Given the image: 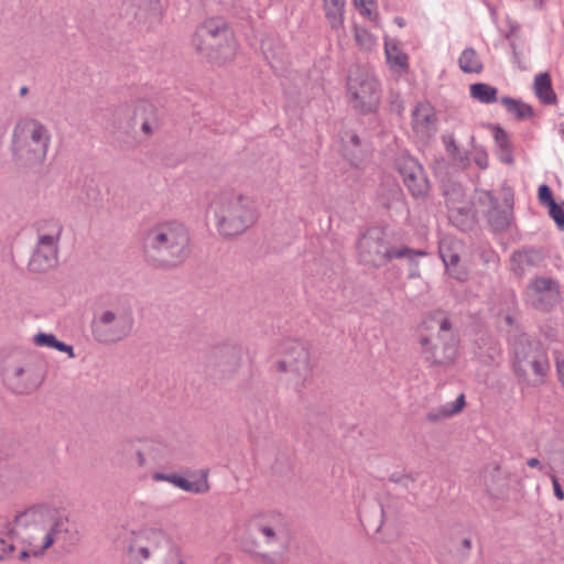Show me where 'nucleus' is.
Listing matches in <instances>:
<instances>
[{"label":"nucleus","mask_w":564,"mask_h":564,"mask_svg":"<svg viewBox=\"0 0 564 564\" xmlns=\"http://www.w3.org/2000/svg\"><path fill=\"white\" fill-rule=\"evenodd\" d=\"M498 156H499L500 161L503 162L505 164H512L513 163V155H512L511 148L510 149H506V150H499L498 151Z\"/></svg>","instance_id":"37998d69"},{"label":"nucleus","mask_w":564,"mask_h":564,"mask_svg":"<svg viewBox=\"0 0 564 564\" xmlns=\"http://www.w3.org/2000/svg\"><path fill=\"white\" fill-rule=\"evenodd\" d=\"M155 481H167L174 485L177 488H181L188 492H202L203 489L197 486V484L187 480L186 478L177 475V474H164V473H154L152 476Z\"/></svg>","instance_id":"2f4dec72"},{"label":"nucleus","mask_w":564,"mask_h":564,"mask_svg":"<svg viewBox=\"0 0 564 564\" xmlns=\"http://www.w3.org/2000/svg\"><path fill=\"white\" fill-rule=\"evenodd\" d=\"M3 377L8 387L18 394L35 390L43 379L41 370L32 361L7 366L3 370Z\"/></svg>","instance_id":"2eb2a0df"},{"label":"nucleus","mask_w":564,"mask_h":564,"mask_svg":"<svg viewBox=\"0 0 564 564\" xmlns=\"http://www.w3.org/2000/svg\"><path fill=\"white\" fill-rule=\"evenodd\" d=\"M502 205L492 193L486 192L484 199L489 205L487 213L488 223L495 231H506L512 220L513 195L510 189L503 188L500 193Z\"/></svg>","instance_id":"a211bd4d"},{"label":"nucleus","mask_w":564,"mask_h":564,"mask_svg":"<svg viewBox=\"0 0 564 564\" xmlns=\"http://www.w3.org/2000/svg\"><path fill=\"white\" fill-rule=\"evenodd\" d=\"M495 141L499 150H506L511 148V143L507 132L499 127L495 128Z\"/></svg>","instance_id":"58836bf2"},{"label":"nucleus","mask_w":564,"mask_h":564,"mask_svg":"<svg viewBox=\"0 0 564 564\" xmlns=\"http://www.w3.org/2000/svg\"><path fill=\"white\" fill-rule=\"evenodd\" d=\"M134 325L131 308L113 307L104 311L91 324L93 336L100 344H116L127 338Z\"/></svg>","instance_id":"9b49d317"},{"label":"nucleus","mask_w":564,"mask_h":564,"mask_svg":"<svg viewBox=\"0 0 564 564\" xmlns=\"http://www.w3.org/2000/svg\"><path fill=\"white\" fill-rule=\"evenodd\" d=\"M355 41L365 51H370L376 45L375 36L368 30L360 26H355Z\"/></svg>","instance_id":"c9c22d12"},{"label":"nucleus","mask_w":564,"mask_h":564,"mask_svg":"<svg viewBox=\"0 0 564 564\" xmlns=\"http://www.w3.org/2000/svg\"><path fill=\"white\" fill-rule=\"evenodd\" d=\"M384 52L390 68L397 73L406 72L408 55L401 51L397 43L386 42Z\"/></svg>","instance_id":"a878e982"},{"label":"nucleus","mask_w":564,"mask_h":564,"mask_svg":"<svg viewBox=\"0 0 564 564\" xmlns=\"http://www.w3.org/2000/svg\"><path fill=\"white\" fill-rule=\"evenodd\" d=\"M216 228L220 236L229 238L241 235L258 219L254 200L237 192H224L210 203Z\"/></svg>","instance_id":"20e7f679"},{"label":"nucleus","mask_w":564,"mask_h":564,"mask_svg":"<svg viewBox=\"0 0 564 564\" xmlns=\"http://www.w3.org/2000/svg\"><path fill=\"white\" fill-rule=\"evenodd\" d=\"M324 9L332 28H340L344 23L345 0H324Z\"/></svg>","instance_id":"c756f323"},{"label":"nucleus","mask_w":564,"mask_h":564,"mask_svg":"<svg viewBox=\"0 0 564 564\" xmlns=\"http://www.w3.org/2000/svg\"><path fill=\"white\" fill-rule=\"evenodd\" d=\"M426 253L421 250H413L408 247H398L394 252V259H404L409 267V278L414 279L420 276L419 259L425 257Z\"/></svg>","instance_id":"cd10ccee"},{"label":"nucleus","mask_w":564,"mask_h":564,"mask_svg":"<svg viewBox=\"0 0 564 564\" xmlns=\"http://www.w3.org/2000/svg\"><path fill=\"white\" fill-rule=\"evenodd\" d=\"M195 50L216 64H225L236 54L232 32L221 18H210L202 22L192 40Z\"/></svg>","instance_id":"423d86ee"},{"label":"nucleus","mask_w":564,"mask_h":564,"mask_svg":"<svg viewBox=\"0 0 564 564\" xmlns=\"http://www.w3.org/2000/svg\"><path fill=\"white\" fill-rule=\"evenodd\" d=\"M549 214L555 221L558 228H564V209L555 203L547 206Z\"/></svg>","instance_id":"4c0bfd02"},{"label":"nucleus","mask_w":564,"mask_h":564,"mask_svg":"<svg viewBox=\"0 0 564 564\" xmlns=\"http://www.w3.org/2000/svg\"><path fill=\"white\" fill-rule=\"evenodd\" d=\"M505 319H506L507 324L512 325L513 319L510 315H507Z\"/></svg>","instance_id":"603ef678"},{"label":"nucleus","mask_w":564,"mask_h":564,"mask_svg":"<svg viewBox=\"0 0 564 564\" xmlns=\"http://www.w3.org/2000/svg\"><path fill=\"white\" fill-rule=\"evenodd\" d=\"M143 251L156 265L181 264L189 253V235L178 221H164L151 227L143 238Z\"/></svg>","instance_id":"7ed1b4c3"},{"label":"nucleus","mask_w":564,"mask_h":564,"mask_svg":"<svg viewBox=\"0 0 564 564\" xmlns=\"http://www.w3.org/2000/svg\"><path fill=\"white\" fill-rule=\"evenodd\" d=\"M459 68L464 73H480L482 70V63L478 57L476 51L471 47L465 48L458 58Z\"/></svg>","instance_id":"473e14b6"},{"label":"nucleus","mask_w":564,"mask_h":564,"mask_svg":"<svg viewBox=\"0 0 564 564\" xmlns=\"http://www.w3.org/2000/svg\"><path fill=\"white\" fill-rule=\"evenodd\" d=\"M525 301L539 311H550L560 301L557 283L550 278L533 280L527 288Z\"/></svg>","instance_id":"f3484780"},{"label":"nucleus","mask_w":564,"mask_h":564,"mask_svg":"<svg viewBox=\"0 0 564 564\" xmlns=\"http://www.w3.org/2000/svg\"><path fill=\"white\" fill-rule=\"evenodd\" d=\"M276 369L285 373L286 384L301 393L311 378L312 367L306 346L299 340H286L282 345Z\"/></svg>","instance_id":"9d476101"},{"label":"nucleus","mask_w":564,"mask_h":564,"mask_svg":"<svg viewBox=\"0 0 564 564\" xmlns=\"http://www.w3.org/2000/svg\"><path fill=\"white\" fill-rule=\"evenodd\" d=\"M48 128L35 118H21L12 131V153L17 161L25 165L44 162L51 143Z\"/></svg>","instance_id":"39448f33"},{"label":"nucleus","mask_w":564,"mask_h":564,"mask_svg":"<svg viewBox=\"0 0 564 564\" xmlns=\"http://www.w3.org/2000/svg\"><path fill=\"white\" fill-rule=\"evenodd\" d=\"M73 535L68 517L50 506L26 509L10 522L0 518V561L28 563L53 544H67Z\"/></svg>","instance_id":"f257e3e1"},{"label":"nucleus","mask_w":564,"mask_h":564,"mask_svg":"<svg viewBox=\"0 0 564 564\" xmlns=\"http://www.w3.org/2000/svg\"><path fill=\"white\" fill-rule=\"evenodd\" d=\"M28 91H29V88H28L26 86H22V87L20 88V90H19V95H20V97H24V96H26Z\"/></svg>","instance_id":"8fccbe9b"},{"label":"nucleus","mask_w":564,"mask_h":564,"mask_svg":"<svg viewBox=\"0 0 564 564\" xmlns=\"http://www.w3.org/2000/svg\"><path fill=\"white\" fill-rule=\"evenodd\" d=\"M350 141H351L355 145H358V144H359V138H358V135H356V134L350 135Z\"/></svg>","instance_id":"3c124183"},{"label":"nucleus","mask_w":564,"mask_h":564,"mask_svg":"<svg viewBox=\"0 0 564 564\" xmlns=\"http://www.w3.org/2000/svg\"><path fill=\"white\" fill-rule=\"evenodd\" d=\"M558 379L564 386V360H557L556 362Z\"/></svg>","instance_id":"de8ad7c7"},{"label":"nucleus","mask_w":564,"mask_h":564,"mask_svg":"<svg viewBox=\"0 0 564 564\" xmlns=\"http://www.w3.org/2000/svg\"><path fill=\"white\" fill-rule=\"evenodd\" d=\"M551 480H552V485H553V490H554V496L558 499V500H563L564 499V491L558 482V479L556 476L554 475H551Z\"/></svg>","instance_id":"c03bdc74"},{"label":"nucleus","mask_w":564,"mask_h":564,"mask_svg":"<svg viewBox=\"0 0 564 564\" xmlns=\"http://www.w3.org/2000/svg\"><path fill=\"white\" fill-rule=\"evenodd\" d=\"M34 344L39 347H48L66 352L69 358H74V348L63 341H59L55 335L39 333L34 336Z\"/></svg>","instance_id":"7c9ffc66"},{"label":"nucleus","mask_w":564,"mask_h":564,"mask_svg":"<svg viewBox=\"0 0 564 564\" xmlns=\"http://www.w3.org/2000/svg\"><path fill=\"white\" fill-rule=\"evenodd\" d=\"M123 10L127 17L149 25L158 23L162 15L160 0H129L124 3Z\"/></svg>","instance_id":"412c9836"},{"label":"nucleus","mask_w":564,"mask_h":564,"mask_svg":"<svg viewBox=\"0 0 564 564\" xmlns=\"http://www.w3.org/2000/svg\"><path fill=\"white\" fill-rule=\"evenodd\" d=\"M241 366V349L235 345H218L213 347L206 357L207 375L216 380L232 378Z\"/></svg>","instance_id":"4468645a"},{"label":"nucleus","mask_w":564,"mask_h":564,"mask_svg":"<svg viewBox=\"0 0 564 564\" xmlns=\"http://www.w3.org/2000/svg\"><path fill=\"white\" fill-rule=\"evenodd\" d=\"M137 462L140 467H143L147 463L145 456L141 451L137 452Z\"/></svg>","instance_id":"09e8293b"},{"label":"nucleus","mask_w":564,"mask_h":564,"mask_svg":"<svg viewBox=\"0 0 564 564\" xmlns=\"http://www.w3.org/2000/svg\"><path fill=\"white\" fill-rule=\"evenodd\" d=\"M402 480H404V484H406L408 481H413V478H410L409 476H404L402 478Z\"/></svg>","instance_id":"864d4df0"},{"label":"nucleus","mask_w":564,"mask_h":564,"mask_svg":"<svg viewBox=\"0 0 564 564\" xmlns=\"http://www.w3.org/2000/svg\"><path fill=\"white\" fill-rule=\"evenodd\" d=\"M412 129L422 141L431 139L436 133L437 119L430 102L421 101L412 110Z\"/></svg>","instance_id":"aec40b11"},{"label":"nucleus","mask_w":564,"mask_h":564,"mask_svg":"<svg viewBox=\"0 0 564 564\" xmlns=\"http://www.w3.org/2000/svg\"><path fill=\"white\" fill-rule=\"evenodd\" d=\"M474 162L479 166L481 170H485L488 167V155L487 152L482 149H476L474 154Z\"/></svg>","instance_id":"a19ab883"},{"label":"nucleus","mask_w":564,"mask_h":564,"mask_svg":"<svg viewBox=\"0 0 564 564\" xmlns=\"http://www.w3.org/2000/svg\"><path fill=\"white\" fill-rule=\"evenodd\" d=\"M36 241L28 268L31 272H46L58 264L59 242L64 226L55 218L40 219L34 224Z\"/></svg>","instance_id":"6e6552de"},{"label":"nucleus","mask_w":564,"mask_h":564,"mask_svg":"<svg viewBox=\"0 0 564 564\" xmlns=\"http://www.w3.org/2000/svg\"><path fill=\"white\" fill-rule=\"evenodd\" d=\"M540 4H542L543 0H539Z\"/></svg>","instance_id":"6e6d98bb"},{"label":"nucleus","mask_w":564,"mask_h":564,"mask_svg":"<svg viewBox=\"0 0 564 564\" xmlns=\"http://www.w3.org/2000/svg\"><path fill=\"white\" fill-rule=\"evenodd\" d=\"M347 95L351 106L362 113L373 112L380 102L377 79L360 67H354L349 72Z\"/></svg>","instance_id":"f8f14e48"},{"label":"nucleus","mask_w":564,"mask_h":564,"mask_svg":"<svg viewBox=\"0 0 564 564\" xmlns=\"http://www.w3.org/2000/svg\"><path fill=\"white\" fill-rule=\"evenodd\" d=\"M538 197L542 205L550 206L555 203L551 188L546 184H542L538 189Z\"/></svg>","instance_id":"ea45409f"},{"label":"nucleus","mask_w":564,"mask_h":564,"mask_svg":"<svg viewBox=\"0 0 564 564\" xmlns=\"http://www.w3.org/2000/svg\"><path fill=\"white\" fill-rule=\"evenodd\" d=\"M397 21H398V23H399V25H400V26H402V25H403V23H402V21H401V20L397 19Z\"/></svg>","instance_id":"5fc2aeb1"},{"label":"nucleus","mask_w":564,"mask_h":564,"mask_svg":"<svg viewBox=\"0 0 564 564\" xmlns=\"http://www.w3.org/2000/svg\"><path fill=\"white\" fill-rule=\"evenodd\" d=\"M397 166L411 195L415 198L425 197L430 191V182L419 161L404 155L397 161Z\"/></svg>","instance_id":"dca6fc26"},{"label":"nucleus","mask_w":564,"mask_h":564,"mask_svg":"<svg viewBox=\"0 0 564 564\" xmlns=\"http://www.w3.org/2000/svg\"><path fill=\"white\" fill-rule=\"evenodd\" d=\"M534 91L536 97L547 105L556 101V95L552 88L551 78L547 73H542L534 78Z\"/></svg>","instance_id":"bb28decb"},{"label":"nucleus","mask_w":564,"mask_h":564,"mask_svg":"<svg viewBox=\"0 0 564 564\" xmlns=\"http://www.w3.org/2000/svg\"><path fill=\"white\" fill-rule=\"evenodd\" d=\"M134 123H140L147 135H152L161 127V117L156 107L149 101H139L133 113Z\"/></svg>","instance_id":"b1692460"},{"label":"nucleus","mask_w":564,"mask_h":564,"mask_svg":"<svg viewBox=\"0 0 564 564\" xmlns=\"http://www.w3.org/2000/svg\"><path fill=\"white\" fill-rule=\"evenodd\" d=\"M527 465L531 468H539L540 470H543L544 469V466L540 463V460L538 458H529L527 460Z\"/></svg>","instance_id":"49530a36"},{"label":"nucleus","mask_w":564,"mask_h":564,"mask_svg":"<svg viewBox=\"0 0 564 564\" xmlns=\"http://www.w3.org/2000/svg\"><path fill=\"white\" fill-rule=\"evenodd\" d=\"M355 4L359 7L361 14L369 17L372 15L371 9L368 7V0H354Z\"/></svg>","instance_id":"a18cd8bd"},{"label":"nucleus","mask_w":564,"mask_h":564,"mask_svg":"<svg viewBox=\"0 0 564 564\" xmlns=\"http://www.w3.org/2000/svg\"><path fill=\"white\" fill-rule=\"evenodd\" d=\"M497 89L488 84L477 83L470 86V96L482 104L497 100Z\"/></svg>","instance_id":"72a5a7b5"},{"label":"nucleus","mask_w":564,"mask_h":564,"mask_svg":"<svg viewBox=\"0 0 564 564\" xmlns=\"http://www.w3.org/2000/svg\"><path fill=\"white\" fill-rule=\"evenodd\" d=\"M449 219L457 221V226H464L469 218L470 205L462 187L452 186L444 192Z\"/></svg>","instance_id":"5701e85b"},{"label":"nucleus","mask_w":564,"mask_h":564,"mask_svg":"<svg viewBox=\"0 0 564 564\" xmlns=\"http://www.w3.org/2000/svg\"><path fill=\"white\" fill-rule=\"evenodd\" d=\"M512 366L517 378L529 387L542 384L550 369L544 349L524 335L514 341Z\"/></svg>","instance_id":"0eeeda50"},{"label":"nucleus","mask_w":564,"mask_h":564,"mask_svg":"<svg viewBox=\"0 0 564 564\" xmlns=\"http://www.w3.org/2000/svg\"><path fill=\"white\" fill-rule=\"evenodd\" d=\"M462 243L458 240L444 238L440 242V256L448 274L458 280L467 279L466 269L459 264Z\"/></svg>","instance_id":"4be33fe9"},{"label":"nucleus","mask_w":564,"mask_h":564,"mask_svg":"<svg viewBox=\"0 0 564 564\" xmlns=\"http://www.w3.org/2000/svg\"><path fill=\"white\" fill-rule=\"evenodd\" d=\"M542 253L534 249L517 251L512 254L511 258L513 270H518L520 272H523L529 268L539 265L542 262Z\"/></svg>","instance_id":"393cba45"},{"label":"nucleus","mask_w":564,"mask_h":564,"mask_svg":"<svg viewBox=\"0 0 564 564\" xmlns=\"http://www.w3.org/2000/svg\"><path fill=\"white\" fill-rule=\"evenodd\" d=\"M358 254L361 262L382 267L392 259L398 247H392L389 242L387 232L379 227L367 230L358 241Z\"/></svg>","instance_id":"ddd939ff"},{"label":"nucleus","mask_w":564,"mask_h":564,"mask_svg":"<svg viewBox=\"0 0 564 564\" xmlns=\"http://www.w3.org/2000/svg\"><path fill=\"white\" fill-rule=\"evenodd\" d=\"M113 539L121 545L127 564H182L177 544L161 527L132 529L121 524Z\"/></svg>","instance_id":"f03ea898"},{"label":"nucleus","mask_w":564,"mask_h":564,"mask_svg":"<svg viewBox=\"0 0 564 564\" xmlns=\"http://www.w3.org/2000/svg\"><path fill=\"white\" fill-rule=\"evenodd\" d=\"M471 549V540L469 538H464L460 542V546L458 552L460 553L463 558H467L469 556V552Z\"/></svg>","instance_id":"79ce46f5"},{"label":"nucleus","mask_w":564,"mask_h":564,"mask_svg":"<svg viewBox=\"0 0 564 564\" xmlns=\"http://www.w3.org/2000/svg\"><path fill=\"white\" fill-rule=\"evenodd\" d=\"M501 102L506 106L507 110L514 115V117L519 120L529 119L533 116V110L528 104L510 97H503Z\"/></svg>","instance_id":"f704fd0d"},{"label":"nucleus","mask_w":564,"mask_h":564,"mask_svg":"<svg viewBox=\"0 0 564 564\" xmlns=\"http://www.w3.org/2000/svg\"><path fill=\"white\" fill-rule=\"evenodd\" d=\"M443 144L447 151L454 159H458L459 148L456 144V140L453 133H445L442 137Z\"/></svg>","instance_id":"e433bc0d"},{"label":"nucleus","mask_w":564,"mask_h":564,"mask_svg":"<svg viewBox=\"0 0 564 564\" xmlns=\"http://www.w3.org/2000/svg\"><path fill=\"white\" fill-rule=\"evenodd\" d=\"M429 328L437 325L435 337H422V354L426 361L435 366L451 365L457 356V340L452 333V324L445 313L436 312L425 322Z\"/></svg>","instance_id":"1a4fd4ad"},{"label":"nucleus","mask_w":564,"mask_h":564,"mask_svg":"<svg viewBox=\"0 0 564 564\" xmlns=\"http://www.w3.org/2000/svg\"><path fill=\"white\" fill-rule=\"evenodd\" d=\"M252 528L261 533L268 546L286 547L285 531L279 514H269L254 518Z\"/></svg>","instance_id":"6ab92c4d"},{"label":"nucleus","mask_w":564,"mask_h":564,"mask_svg":"<svg viewBox=\"0 0 564 564\" xmlns=\"http://www.w3.org/2000/svg\"><path fill=\"white\" fill-rule=\"evenodd\" d=\"M465 405V397L464 394L458 395V398L454 402L446 403L437 409L431 410L426 417L431 422H437L443 419H447L452 415L457 414L463 410Z\"/></svg>","instance_id":"c85d7f7f"}]
</instances>
